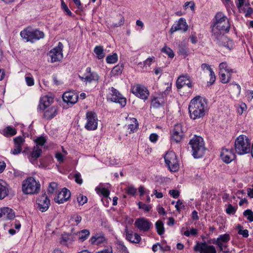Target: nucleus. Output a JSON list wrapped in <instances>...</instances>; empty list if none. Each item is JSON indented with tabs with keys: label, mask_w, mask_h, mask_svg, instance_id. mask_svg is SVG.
<instances>
[{
	"label": "nucleus",
	"mask_w": 253,
	"mask_h": 253,
	"mask_svg": "<svg viewBox=\"0 0 253 253\" xmlns=\"http://www.w3.org/2000/svg\"><path fill=\"white\" fill-rule=\"evenodd\" d=\"M233 73H225V76L223 77L221 73H219L220 76V80L222 83L227 84L229 83L231 78V75Z\"/></svg>",
	"instance_id": "e433bc0d"
},
{
	"label": "nucleus",
	"mask_w": 253,
	"mask_h": 253,
	"mask_svg": "<svg viewBox=\"0 0 253 253\" xmlns=\"http://www.w3.org/2000/svg\"><path fill=\"white\" fill-rule=\"evenodd\" d=\"M166 91L163 92L161 95L154 97L151 100V106L154 108H158L163 106L166 101Z\"/></svg>",
	"instance_id": "6ab92c4d"
},
{
	"label": "nucleus",
	"mask_w": 253,
	"mask_h": 253,
	"mask_svg": "<svg viewBox=\"0 0 253 253\" xmlns=\"http://www.w3.org/2000/svg\"><path fill=\"white\" fill-rule=\"evenodd\" d=\"M40 188V182L32 177L27 178L22 182V190L26 194H37L39 193Z\"/></svg>",
	"instance_id": "20e7f679"
},
{
	"label": "nucleus",
	"mask_w": 253,
	"mask_h": 253,
	"mask_svg": "<svg viewBox=\"0 0 253 253\" xmlns=\"http://www.w3.org/2000/svg\"><path fill=\"white\" fill-rule=\"evenodd\" d=\"M158 135L156 133H152L149 136L150 140L152 142H155L158 139Z\"/></svg>",
	"instance_id": "774afa93"
},
{
	"label": "nucleus",
	"mask_w": 253,
	"mask_h": 253,
	"mask_svg": "<svg viewBox=\"0 0 253 253\" xmlns=\"http://www.w3.org/2000/svg\"><path fill=\"white\" fill-rule=\"evenodd\" d=\"M78 237L79 241L83 242L89 237L90 232L88 230L84 229L75 234Z\"/></svg>",
	"instance_id": "2f4dec72"
},
{
	"label": "nucleus",
	"mask_w": 253,
	"mask_h": 253,
	"mask_svg": "<svg viewBox=\"0 0 253 253\" xmlns=\"http://www.w3.org/2000/svg\"><path fill=\"white\" fill-rule=\"evenodd\" d=\"M128 121L130 123L127 125L128 129H130V132H133L138 127V123L135 118H129Z\"/></svg>",
	"instance_id": "f704fd0d"
},
{
	"label": "nucleus",
	"mask_w": 253,
	"mask_h": 253,
	"mask_svg": "<svg viewBox=\"0 0 253 253\" xmlns=\"http://www.w3.org/2000/svg\"><path fill=\"white\" fill-rule=\"evenodd\" d=\"M230 240V235L228 234H224L220 235L217 238L216 241L222 243H227Z\"/></svg>",
	"instance_id": "79ce46f5"
},
{
	"label": "nucleus",
	"mask_w": 253,
	"mask_h": 253,
	"mask_svg": "<svg viewBox=\"0 0 253 253\" xmlns=\"http://www.w3.org/2000/svg\"><path fill=\"white\" fill-rule=\"evenodd\" d=\"M53 99L48 96H43L40 100L39 108L41 110L46 109L52 102Z\"/></svg>",
	"instance_id": "c85d7f7f"
},
{
	"label": "nucleus",
	"mask_w": 253,
	"mask_h": 253,
	"mask_svg": "<svg viewBox=\"0 0 253 253\" xmlns=\"http://www.w3.org/2000/svg\"><path fill=\"white\" fill-rule=\"evenodd\" d=\"M123 69V66L118 65L115 66L111 71V75L112 76H117L120 75L122 73Z\"/></svg>",
	"instance_id": "ea45409f"
},
{
	"label": "nucleus",
	"mask_w": 253,
	"mask_h": 253,
	"mask_svg": "<svg viewBox=\"0 0 253 253\" xmlns=\"http://www.w3.org/2000/svg\"><path fill=\"white\" fill-rule=\"evenodd\" d=\"M185 85L190 88L192 86V84L187 75L180 76L176 81V86L177 88L180 89Z\"/></svg>",
	"instance_id": "5701e85b"
},
{
	"label": "nucleus",
	"mask_w": 253,
	"mask_h": 253,
	"mask_svg": "<svg viewBox=\"0 0 253 253\" xmlns=\"http://www.w3.org/2000/svg\"><path fill=\"white\" fill-rule=\"evenodd\" d=\"M89 242L91 244L99 245L106 243L107 239L102 234H96L93 236L90 239Z\"/></svg>",
	"instance_id": "393cba45"
},
{
	"label": "nucleus",
	"mask_w": 253,
	"mask_h": 253,
	"mask_svg": "<svg viewBox=\"0 0 253 253\" xmlns=\"http://www.w3.org/2000/svg\"><path fill=\"white\" fill-rule=\"evenodd\" d=\"M131 92L137 97L146 100L149 95V91L146 87L140 84H136L131 88Z\"/></svg>",
	"instance_id": "f8f14e48"
},
{
	"label": "nucleus",
	"mask_w": 253,
	"mask_h": 253,
	"mask_svg": "<svg viewBox=\"0 0 253 253\" xmlns=\"http://www.w3.org/2000/svg\"><path fill=\"white\" fill-rule=\"evenodd\" d=\"M71 197V193L69 190L66 188L62 189L57 197L55 198V201L58 204H62L66 202Z\"/></svg>",
	"instance_id": "4be33fe9"
},
{
	"label": "nucleus",
	"mask_w": 253,
	"mask_h": 253,
	"mask_svg": "<svg viewBox=\"0 0 253 253\" xmlns=\"http://www.w3.org/2000/svg\"><path fill=\"white\" fill-rule=\"evenodd\" d=\"M169 193L174 198H177L179 196V192L177 190H169Z\"/></svg>",
	"instance_id": "bf43d9fd"
},
{
	"label": "nucleus",
	"mask_w": 253,
	"mask_h": 253,
	"mask_svg": "<svg viewBox=\"0 0 253 253\" xmlns=\"http://www.w3.org/2000/svg\"><path fill=\"white\" fill-rule=\"evenodd\" d=\"M15 217V212L11 209L3 207L0 209V221L12 220Z\"/></svg>",
	"instance_id": "dca6fc26"
},
{
	"label": "nucleus",
	"mask_w": 253,
	"mask_h": 253,
	"mask_svg": "<svg viewBox=\"0 0 253 253\" xmlns=\"http://www.w3.org/2000/svg\"><path fill=\"white\" fill-rule=\"evenodd\" d=\"M177 49L178 53L179 55L184 56V57H186L188 55V50L187 45L185 43H179L177 47Z\"/></svg>",
	"instance_id": "473e14b6"
},
{
	"label": "nucleus",
	"mask_w": 253,
	"mask_h": 253,
	"mask_svg": "<svg viewBox=\"0 0 253 253\" xmlns=\"http://www.w3.org/2000/svg\"><path fill=\"white\" fill-rule=\"evenodd\" d=\"M126 238L128 241L133 243H138L141 239L138 234H132L128 232L126 234Z\"/></svg>",
	"instance_id": "7c9ffc66"
},
{
	"label": "nucleus",
	"mask_w": 253,
	"mask_h": 253,
	"mask_svg": "<svg viewBox=\"0 0 253 253\" xmlns=\"http://www.w3.org/2000/svg\"><path fill=\"white\" fill-rule=\"evenodd\" d=\"M238 234L242 235L244 237L247 238L249 236V232L247 229H242L238 231Z\"/></svg>",
	"instance_id": "e2e57ef3"
},
{
	"label": "nucleus",
	"mask_w": 253,
	"mask_h": 253,
	"mask_svg": "<svg viewBox=\"0 0 253 253\" xmlns=\"http://www.w3.org/2000/svg\"><path fill=\"white\" fill-rule=\"evenodd\" d=\"M134 225L140 230L146 232L150 229L152 224L144 218H139L136 220Z\"/></svg>",
	"instance_id": "f3484780"
},
{
	"label": "nucleus",
	"mask_w": 253,
	"mask_h": 253,
	"mask_svg": "<svg viewBox=\"0 0 253 253\" xmlns=\"http://www.w3.org/2000/svg\"><path fill=\"white\" fill-rule=\"evenodd\" d=\"M165 161L169 169L172 172H175L179 169L178 161L174 152H168L165 156Z\"/></svg>",
	"instance_id": "0eeeda50"
},
{
	"label": "nucleus",
	"mask_w": 253,
	"mask_h": 253,
	"mask_svg": "<svg viewBox=\"0 0 253 253\" xmlns=\"http://www.w3.org/2000/svg\"><path fill=\"white\" fill-rule=\"evenodd\" d=\"M86 123L85 128L88 130H94L97 128L98 119L96 114L92 111H88L86 113Z\"/></svg>",
	"instance_id": "6e6552de"
},
{
	"label": "nucleus",
	"mask_w": 253,
	"mask_h": 253,
	"mask_svg": "<svg viewBox=\"0 0 253 253\" xmlns=\"http://www.w3.org/2000/svg\"><path fill=\"white\" fill-rule=\"evenodd\" d=\"M138 205L139 209H143L145 211H149L151 209L150 205H146L142 202H139Z\"/></svg>",
	"instance_id": "09e8293b"
},
{
	"label": "nucleus",
	"mask_w": 253,
	"mask_h": 253,
	"mask_svg": "<svg viewBox=\"0 0 253 253\" xmlns=\"http://www.w3.org/2000/svg\"><path fill=\"white\" fill-rule=\"evenodd\" d=\"M243 215L246 216L250 222L253 221V212L251 210H247L243 212Z\"/></svg>",
	"instance_id": "c03bdc74"
},
{
	"label": "nucleus",
	"mask_w": 253,
	"mask_h": 253,
	"mask_svg": "<svg viewBox=\"0 0 253 253\" xmlns=\"http://www.w3.org/2000/svg\"><path fill=\"white\" fill-rule=\"evenodd\" d=\"M229 86L230 88V94L233 98L238 97L241 93V87L239 84H236L235 82L230 84Z\"/></svg>",
	"instance_id": "cd10ccee"
},
{
	"label": "nucleus",
	"mask_w": 253,
	"mask_h": 253,
	"mask_svg": "<svg viewBox=\"0 0 253 253\" xmlns=\"http://www.w3.org/2000/svg\"><path fill=\"white\" fill-rule=\"evenodd\" d=\"M94 52L96 54L97 57L99 59L103 58L105 56V53L103 51V48L101 46H96L94 49Z\"/></svg>",
	"instance_id": "c9c22d12"
},
{
	"label": "nucleus",
	"mask_w": 253,
	"mask_h": 253,
	"mask_svg": "<svg viewBox=\"0 0 253 253\" xmlns=\"http://www.w3.org/2000/svg\"><path fill=\"white\" fill-rule=\"evenodd\" d=\"M16 130L11 126H7L3 130V135L5 136H13L16 134Z\"/></svg>",
	"instance_id": "58836bf2"
},
{
	"label": "nucleus",
	"mask_w": 253,
	"mask_h": 253,
	"mask_svg": "<svg viewBox=\"0 0 253 253\" xmlns=\"http://www.w3.org/2000/svg\"><path fill=\"white\" fill-rule=\"evenodd\" d=\"M189 144L191 146L194 158H199L203 156L205 148L203 139L201 137L195 136L190 141Z\"/></svg>",
	"instance_id": "39448f33"
},
{
	"label": "nucleus",
	"mask_w": 253,
	"mask_h": 253,
	"mask_svg": "<svg viewBox=\"0 0 253 253\" xmlns=\"http://www.w3.org/2000/svg\"><path fill=\"white\" fill-rule=\"evenodd\" d=\"M194 250L200 253H216L215 247L212 245H208L205 242L197 243Z\"/></svg>",
	"instance_id": "ddd939ff"
},
{
	"label": "nucleus",
	"mask_w": 253,
	"mask_h": 253,
	"mask_svg": "<svg viewBox=\"0 0 253 253\" xmlns=\"http://www.w3.org/2000/svg\"><path fill=\"white\" fill-rule=\"evenodd\" d=\"M79 78L85 84L88 83L91 84L94 82H97L99 80L97 74L92 71L89 67H87L85 70V72L82 76L80 75Z\"/></svg>",
	"instance_id": "9d476101"
},
{
	"label": "nucleus",
	"mask_w": 253,
	"mask_h": 253,
	"mask_svg": "<svg viewBox=\"0 0 253 253\" xmlns=\"http://www.w3.org/2000/svg\"><path fill=\"white\" fill-rule=\"evenodd\" d=\"M38 208L42 212L45 211L47 210L50 205V200L47 198L46 195L44 193L40 196L37 200Z\"/></svg>",
	"instance_id": "2eb2a0df"
},
{
	"label": "nucleus",
	"mask_w": 253,
	"mask_h": 253,
	"mask_svg": "<svg viewBox=\"0 0 253 253\" xmlns=\"http://www.w3.org/2000/svg\"><path fill=\"white\" fill-rule=\"evenodd\" d=\"M124 18L123 17H121L118 23H113V25L115 27H120L124 24Z\"/></svg>",
	"instance_id": "338daca9"
},
{
	"label": "nucleus",
	"mask_w": 253,
	"mask_h": 253,
	"mask_svg": "<svg viewBox=\"0 0 253 253\" xmlns=\"http://www.w3.org/2000/svg\"><path fill=\"white\" fill-rule=\"evenodd\" d=\"M219 73H221L223 77L225 76V73H235V72L229 67H228L226 62H222L219 65Z\"/></svg>",
	"instance_id": "c756f323"
},
{
	"label": "nucleus",
	"mask_w": 253,
	"mask_h": 253,
	"mask_svg": "<svg viewBox=\"0 0 253 253\" xmlns=\"http://www.w3.org/2000/svg\"><path fill=\"white\" fill-rule=\"evenodd\" d=\"M61 6L62 9L67 13V14L71 16L72 14V12L70 11V10L68 8L67 5L66 4V3L64 2V1L62 0H61Z\"/></svg>",
	"instance_id": "603ef678"
},
{
	"label": "nucleus",
	"mask_w": 253,
	"mask_h": 253,
	"mask_svg": "<svg viewBox=\"0 0 253 253\" xmlns=\"http://www.w3.org/2000/svg\"><path fill=\"white\" fill-rule=\"evenodd\" d=\"M108 98L112 101L119 103L122 107H124L126 105V99L123 97L121 93L114 87H111L110 89Z\"/></svg>",
	"instance_id": "9b49d317"
},
{
	"label": "nucleus",
	"mask_w": 253,
	"mask_h": 253,
	"mask_svg": "<svg viewBox=\"0 0 253 253\" xmlns=\"http://www.w3.org/2000/svg\"><path fill=\"white\" fill-rule=\"evenodd\" d=\"M185 129L181 124H177L174 126L171 132V140L176 143H179L183 138Z\"/></svg>",
	"instance_id": "1a4fd4ad"
},
{
	"label": "nucleus",
	"mask_w": 253,
	"mask_h": 253,
	"mask_svg": "<svg viewBox=\"0 0 253 253\" xmlns=\"http://www.w3.org/2000/svg\"><path fill=\"white\" fill-rule=\"evenodd\" d=\"M8 185L3 180L0 179V199H3L8 195Z\"/></svg>",
	"instance_id": "bb28decb"
},
{
	"label": "nucleus",
	"mask_w": 253,
	"mask_h": 253,
	"mask_svg": "<svg viewBox=\"0 0 253 253\" xmlns=\"http://www.w3.org/2000/svg\"><path fill=\"white\" fill-rule=\"evenodd\" d=\"M209 71L210 73V76H211V79L210 81V83H211V84H212L215 81V76L214 72L212 71V69L210 70Z\"/></svg>",
	"instance_id": "69168bd1"
},
{
	"label": "nucleus",
	"mask_w": 253,
	"mask_h": 253,
	"mask_svg": "<svg viewBox=\"0 0 253 253\" xmlns=\"http://www.w3.org/2000/svg\"><path fill=\"white\" fill-rule=\"evenodd\" d=\"M25 80L28 85L32 86L34 85V81L33 78L30 77H26L25 78Z\"/></svg>",
	"instance_id": "680f3d73"
},
{
	"label": "nucleus",
	"mask_w": 253,
	"mask_h": 253,
	"mask_svg": "<svg viewBox=\"0 0 253 253\" xmlns=\"http://www.w3.org/2000/svg\"><path fill=\"white\" fill-rule=\"evenodd\" d=\"M226 211L228 214H234L235 212V209L231 205H229Z\"/></svg>",
	"instance_id": "052dcab7"
},
{
	"label": "nucleus",
	"mask_w": 253,
	"mask_h": 253,
	"mask_svg": "<svg viewBox=\"0 0 253 253\" xmlns=\"http://www.w3.org/2000/svg\"><path fill=\"white\" fill-rule=\"evenodd\" d=\"M106 60L107 63H115L118 60V55L116 53H114L112 55H109L107 56Z\"/></svg>",
	"instance_id": "a19ab883"
},
{
	"label": "nucleus",
	"mask_w": 253,
	"mask_h": 253,
	"mask_svg": "<svg viewBox=\"0 0 253 253\" xmlns=\"http://www.w3.org/2000/svg\"><path fill=\"white\" fill-rule=\"evenodd\" d=\"M71 220L74 221L78 224L82 220V217L78 214H74L71 216Z\"/></svg>",
	"instance_id": "4d7b16f0"
},
{
	"label": "nucleus",
	"mask_w": 253,
	"mask_h": 253,
	"mask_svg": "<svg viewBox=\"0 0 253 253\" xmlns=\"http://www.w3.org/2000/svg\"><path fill=\"white\" fill-rule=\"evenodd\" d=\"M188 29V25H187L185 19L180 18L177 21V23L173 24L170 29V33H173L178 30H182L186 32Z\"/></svg>",
	"instance_id": "aec40b11"
},
{
	"label": "nucleus",
	"mask_w": 253,
	"mask_h": 253,
	"mask_svg": "<svg viewBox=\"0 0 253 253\" xmlns=\"http://www.w3.org/2000/svg\"><path fill=\"white\" fill-rule=\"evenodd\" d=\"M190 118L193 120L203 118L208 110L206 99L200 96H197L191 100L189 105Z\"/></svg>",
	"instance_id": "f03ea898"
},
{
	"label": "nucleus",
	"mask_w": 253,
	"mask_h": 253,
	"mask_svg": "<svg viewBox=\"0 0 253 253\" xmlns=\"http://www.w3.org/2000/svg\"><path fill=\"white\" fill-rule=\"evenodd\" d=\"M22 147L14 145V147L11 150V153L13 155H17L21 153Z\"/></svg>",
	"instance_id": "8fccbe9b"
},
{
	"label": "nucleus",
	"mask_w": 253,
	"mask_h": 253,
	"mask_svg": "<svg viewBox=\"0 0 253 253\" xmlns=\"http://www.w3.org/2000/svg\"><path fill=\"white\" fill-rule=\"evenodd\" d=\"M77 201L80 205H83L87 201V198L82 194H79L77 197Z\"/></svg>",
	"instance_id": "49530a36"
},
{
	"label": "nucleus",
	"mask_w": 253,
	"mask_h": 253,
	"mask_svg": "<svg viewBox=\"0 0 253 253\" xmlns=\"http://www.w3.org/2000/svg\"><path fill=\"white\" fill-rule=\"evenodd\" d=\"M221 159L225 163H230L235 159L236 156L231 150L223 148L220 153Z\"/></svg>",
	"instance_id": "a211bd4d"
},
{
	"label": "nucleus",
	"mask_w": 253,
	"mask_h": 253,
	"mask_svg": "<svg viewBox=\"0 0 253 253\" xmlns=\"http://www.w3.org/2000/svg\"><path fill=\"white\" fill-rule=\"evenodd\" d=\"M99 191L105 198H108L110 194L109 190L105 188L99 189Z\"/></svg>",
	"instance_id": "6e6d98bb"
},
{
	"label": "nucleus",
	"mask_w": 253,
	"mask_h": 253,
	"mask_svg": "<svg viewBox=\"0 0 253 253\" xmlns=\"http://www.w3.org/2000/svg\"><path fill=\"white\" fill-rule=\"evenodd\" d=\"M42 152V149L39 146L34 147L32 151L28 156L29 161L33 163L41 156Z\"/></svg>",
	"instance_id": "a878e982"
},
{
	"label": "nucleus",
	"mask_w": 253,
	"mask_h": 253,
	"mask_svg": "<svg viewBox=\"0 0 253 253\" xmlns=\"http://www.w3.org/2000/svg\"><path fill=\"white\" fill-rule=\"evenodd\" d=\"M230 29V25L227 17L222 12H217L214 17V21L212 24L211 36L218 45L229 50L233 47V42L224 34L228 33Z\"/></svg>",
	"instance_id": "f257e3e1"
},
{
	"label": "nucleus",
	"mask_w": 253,
	"mask_h": 253,
	"mask_svg": "<svg viewBox=\"0 0 253 253\" xmlns=\"http://www.w3.org/2000/svg\"><path fill=\"white\" fill-rule=\"evenodd\" d=\"M251 141L247 136L241 135L235 141V150L239 155L248 153L251 151Z\"/></svg>",
	"instance_id": "7ed1b4c3"
},
{
	"label": "nucleus",
	"mask_w": 253,
	"mask_h": 253,
	"mask_svg": "<svg viewBox=\"0 0 253 253\" xmlns=\"http://www.w3.org/2000/svg\"><path fill=\"white\" fill-rule=\"evenodd\" d=\"M74 236L72 234L64 233L62 235L61 242L62 244L67 245L74 241Z\"/></svg>",
	"instance_id": "72a5a7b5"
},
{
	"label": "nucleus",
	"mask_w": 253,
	"mask_h": 253,
	"mask_svg": "<svg viewBox=\"0 0 253 253\" xmlns=\"http://www.w3.org/2000/svg\"><path fill=\"white\" fill-rule=\"evenodd\" d=\"M162 52L168 55V56L171 58H173L174 56V54L172 50L169 47L166 46H164L162 49Z\"/></svg>",
	"instance_id": "37998d69"
},
{
	"label": "nucleus",
	"mask_w": 253,
	"mask_h": 253,
	"mask_svg": "<svg viewBox=\"0 0 253 253\" xmlns=\"http://www.w3.org/2000/svg\"><path fill=\"white\" fill-rule=\"evenodd\" d=\"M36 142L38 146V145L42 146L45 143V139L44 137L40 136L38 137L36 140Z\"/></svg>",
	"instance_id": "5fc2aeb1"
},
{
	"label": "nucleus",
	"mask_w": 253,
	"mask_h": 253,
	"mask_svg": "<svg viewBox=\"0 0 253 253\" xmlns=\"http://www.w3.org/2000/svg\"><path fill=\"white\" fill-rule=\"evenodd\" d=\"M156 228L159 235H161L164 233L165 228L164 227V223L162 221L158 220L156 222Z\"/></svg>",
	"instance_id": "4c0bfd02"
},
{
	"label": "nucleus",
	"mask_w": 253,
	"mask_h": 253,
	"mask_svg": "<svg viewBox=\"0 0 253 253\" xmlns=\"http://www.w3.org/2000/svg\"><path fill=\"white\" fill-rule=\"evenodd\" d=\"M57 187V184L55 182H51L49 184L48 188V192L50 193H53L54 190Z\"/></svg>",
	"instance_id": "3c124183"
},
{
	"label": "nucleus",
	"mask_w": 253,
	"mask_h": 253,
	"mask_svg": "<svg viewBox=\"0 0 253 253\" xmlns=\"http://www.w3.org/2000/svg\"><path fill=\"white\" fill-rule=\"evenodd\" d=\"M21 37L27 42H34L37 40L42 39L44 37L43 32L38 30H33L31 28H26L20 32Z\"/></svg>",
	"instance_id": "423d86ee"
},
{
	"label": "nucleus",
	"mask_w": 253,
	"mask_h": 253,
	"mask_svg": "<svg viewBox=\"0 0 253 253\" xmlns=\"http://www.w3.org/2000/svg\"><path fill=\"white\" fill-rule=\"evenodd\" d=\"M63 45L59 42L58 45L51 49L49 52L52 62H55L61 60L63 58L62 49Z\"/></svg>",
	"instance_id": "4468645a"
},
{
	"label": "nucleus",
	"mask_w": 253,
	"mask_h": 253,
	"mask_svg": "<svg viewBox=\"0 0 253 253\" xmlns=\"http://www.w3.org/2000/svg\"><path fill=\"white\" fill-rule=\"evenodd\" d=\"M55 158L60 163L63 162L64 161V156L60 153H57L55 155Z\"/></svg>",
	"instance_id": "0e129e2a"
},
{
	"label": "nucleus",
	"mask_w": 253,
	"mask_h": 253,
	"mask_svg": "<svg viewBox=\"0 0 253 253\" xmlns=\"http://www.w3.org/2000/svg\"><path fill=\"white\" fill-rule=\"evenodd\" d=\"M137 191L136 189H135L133 186H128L126 189V192L128 194L132 196L135 195Z\"/></svg>",
	"instance_id": "de8ad7c7"
},
{
	"label": "nucleus",
	"mask_w": 253,
	"mask_h": 253,
	"mask_svg": "<svg viewBox=\"0 0 253 253\" xmlns=\"http://www.w3.org/2000/svg\"><path fill=\"white\" fill-rule=\"evenodd\" d=\"M25 142L24 138L22 136L16 137L14 138V145L22 147Z\"/></svg>",
	"instance_id": "a18cd8bd"
},
{
	"label": "nucleus",
	"mask_w": 253,
	"mask_h": 253,
	"mask_svg": "<svg viewBox=\"0 0 253 253\" xmlns=\"http://www.w3.org/2000/svg\"><path fill=\"white\" fill-rule=\"evenodd\" d=\"M78 95L71 91L65 92L62 95L63 100L67 104L73 105L76 103L78 99Z\"/></svg>",
	"instance_id": "412c9836"
},
{
	"label": "nucleus",
	"mask_w": 253,
	"mask_h": 253,
	"mask_svg": "<svg viewBox=\"0 0 253 253\" xmlns=\"http://www.w3.org/2000/svg\"><path fill=\"white\" fill-rule=\"evenodd\" d=\"M58 112V108L57 106L46 108L43 114V118L46 120H51L57 115Z\"/></svg>",
	"instance_id": "b1692460"
},
{
	"label": "nucleus",
	"mask_w": 253,
	"mask_h": 253,
	"mask_svg": "<svg viewBox=\"0 0 253 253\" xmlns=\"http://www.w3.org/2000/svg\"><path fill=\"white\" fill-rule=\"evenodd\" d=\"M184 7L185 9L190 7L192 10H194L195 4L193 1H187L184 4Z\"/></svg>",
	"instance_id": "13d9d810"
},
{
	"label": "nucleus",
	"mask_w": 253,
	"mask_h": 253,
	"mask_svg": "<svg viewBox=\"0 0 253 253\" xmlns=\"http://www.w3.org/2000/svg\"><path fill=\"white\" fill-rule=\"evenodd\" d=\"M197 230L196 229L192 228L190 230V231L188 230L185 231L183 234L187 237H189L190 235L195 236L197 234Z\"/></svg>",
	"instance_id": "864d4df0"
}]
</instances>
